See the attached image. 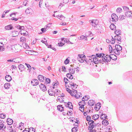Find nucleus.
<instances>
[{"label":"nucleus","instance_id":"603ef678","mask_svg":"<svg viewBox=\"0 0 132 132\" xmlns=\"http://www.w3.org/2000/svg\"><path fill=\"white\" fill-rule=\"evenodd\" d=\"M45 80L46 82H47V83H50L51 81L48 78H46L45 77Z\"/></svg>","mask_w":132,"mask_h":132},{"label":"nucleus","instance_id":"c9c22d12","mask_svg":"<svg viewBox=\"0 0 132 132\" xmlns=\"http://www.w3.org/2000/svg\"><path fill=\"white\" fill-rule=\"evenodd\" d=\"M87 37L83 35H82L80 37V38L79 39V40H83L84 39L85 40H87Z\"/></svg>","mask_w":132,"mask_h":132},{"label":"nucleus","instance_id":"79ce46f5","mask_svg":"<svg viewBox=\"0 0 132 132\" xmlns=\"http://www.w3.org/2000/svg\"><path fill=\"white\" fill-rule=\"evenodd\" d=\"M29 132H35V130L33 127H31L29 128Z\"/></svg>","mask_w":132,"mask_h":132},{"label":"nucleus","instance_id":"e2e57ef3","mask_svg":"<svg viewBox=\"0 0 132 132\" xmlns=\"http://www.w3.org/2000/svg\"><path fill=\"white\" fill-rule=\"evenodd\" d=\"M123 7L124 10L125 11L128 10L129 9V8L128 7L124 6Z\"/></svg>","mask_w":132,"mask_h":132},{"label":"nucleus","instance_id":"473e14b6","mask_svg":"<svg viewBox=\"0 0 132 132\" xmlns=\"http://www.w3.org/2000/svg\"><path fill=\"white\" fill-rule=\"evenodd\" d=\"M48 92L49 95H50L52 96L54 95V92L51 89H49L48 90Z\"/></svg>","mask_w":132,"mask_h":132},{"label":"nucleus","instance_id":"5fc2aeb1","mask_svg":"<svg viewBox=\"0 0 132 132\" xmlns=\"http://www.w3.org/2000/svg\"><path fill=\"white\" fill-rule=\"evenodd\" d=\"M22 45L23 46V47L24 48H27V46H28L27 44H26V43H23L22 44Z\"/></svg>","mask_w":132,"mask_h":132},{"label":"nucleus","instance_id":"58836bf2","mask_svg":"<svg viewBox=\"0 0 132 132\" xmlns=\"http://www.w3.org/2000/svg\"><path fill=\"white\" fill-rule=\"evenodd\" d=\"M102 124L105 125H107L109 124L108 121L104 119L102 121Z\"/></svg>","mask_w":132,"mask_h":132},{"label":"nucleus","instance_id":"1a4fd4ad","mask_svg":"<svg viewBox=\"0 0 132 132\" xmlns=\"http://www.w3.org/2000/svg\"><path fill=\"white\" fill-rule=\"evenodd\" d=\"M5 29L7 30H9L12 29L13 28L12 24H10L6 26L5 27Z\"/></svg>","mask_w":132,"mask_h":132},{"label":"nucleus","instance_id":"2eb2a0df","mask_svg":"<svg viewBox=\"0 0 132 132\" xmlns=\"http://www.w3.org/2000/svg\"><path fill=\"white\" fill-rule=\"evenodd\" d=\"M76 127H74L73 128L71 129L72 132H76L78 130V125H76Z\"/></svg>","mask_w":132,"mask_h":132},{"label":"nucleus","instance_id":"de8ad7c7","mask_svg":"<svg viewBox=\"0 0 132 132\" xmlns=\"http://www.w3.org/2000/svg\"><path fill=\"white\" fill-rule=\"evenodd\" d=\"M125 16L123 15L122 16H120L119 17V18L121 20L125 18Z\"/></svg>","mask_w":132,"mask_h":132},{"label":"nucleus","instance_id":"ddd939ff","mask_svg":"<svg viewBox=\"0 0 132 132\" xmlns=\"http://www.w3.org/2000/svg\"><path fill=\"white\" fill-rule=\"evenodd\" d=\"M38 78L39 80L40 81H43L44 80V78L43 76L41 75H39L38 76Z\"/></svg>","mask_w":132,"mask_h":132},{"label":"nucleus","instance_id":"423d86ee","mask_svg":"<svg viewBox=\"0 0 132 132\" xmlns=\"http://www.w3.org/2000/svg\"><path fill=\"white\" fill-rule=\"evenodd\" d=\"M101 107V104L100 103H97L94 107L95 109L97 111Z\"/></svg>","mask_w":132,"mask_h":132},{"label":"nucleus","instance_id":"4c0bfd02","mask_svg":"<svg viewBox=\"0 0 132 132\" xmlns=\"http://www.w3.org/2000/svg\"><path fill=\"white\" fill-rule=\"evenodd\" d=\"M32 10L30 8H28L26 10L25 12L27 14H29L31 12V11Z\"/></svg>","mask_w":132,"mask_h":132},{"label":"nucleus","instance_id":"72a5a7b5","mask_svg":"<svg viewBox=\"0 0 132 132\" xmlns=\"http://www.w3.org/2000/svg\"><path fill=\"white\" fill-rule=\"evenodd\" d=\"M85 104V101H81L79 103V105L80 106L84 107Z\"/></svg>","mask_w":132,"mask_h":132},{"label":"nucleus","instance_id":"bb28decb","mask_svg":"<svg viewBox=\"0 0 132 132\" xmlns=\"http://www.w3.org/2000/svg\"><path fill=\"white\" fill-rule=\"evenodd\" d=\"M113 51L117 55H119L120 53V52L119 51H118L117 49L116 48L114 49H113Z\"/></svg>","mask_w":132,"mask_h":132},{"label":"nucleus","instance_id":"0eeeda50","mask_svg":"<svg viewBox=\"0 0 132 132\" xmlns=\"http://www.w3.org/2000/svg\"><path fill=\"white\" fill-rule=\"evenodd\" d=\"M114 39L115 40H117L118 41V43L120 44V43L121 42V36H119V35H116L114 37Z\"/></svg>","mask_w":132,"mask_h":132},{"label":"nucleus","instance_id":"338daca9","mask_svg":"<svg viewBox=\"0 0 132 132\" xmlns=\"http://www.w3.org/2000/svg\"><path fill=\"white\" fill-rule=\"evenodd\" d=\"M86 119L88 121H90V120H91L90 117L89 116H87L86 118Z\"/></svg>","mask_w":132,"mask_h":132},{"label":"nucleus","instance_id":"a19ab883","mask_svg":"<svg viewBox=\"0 0 132 132\" xmlns=\"http://www.w3.org/2000/svg\"><path fill=\"white\" fill-rule=\"evenodd\" d=\"M104 56H102V57L100 58V63H102V64H104L105 62L104 60Z\"/></svg>","mask_w":132,"mask_h":132},{"label":"nucleus","instance_id":"7c9ffc66","mask_svg":"<svg viewBox=\"0 0 132 132\" xmlns=\"http://www.w3.org/2000/svg\"><path fill=\"white\" fill-rule=\"evenodd\" d=\"M63 98L61 97L60 96H58L57 98V102L59 101L60 102H62L63 101Z\"/></svg>","mask_w":132,"mask_h":132},{"label":"nucleus","instance_id":"a878e982","mask_svg":"<svg viewBox=\"0 0 132 132\" xmlns=\"http://www.w3.org/2000/svg\"><path fill=\"white\" fill-rule=\"evenodd\" d=\"M71 73H67V74L66 76L67 77L70 79H72L73 78V76Z\"/></svg>","mask_w":132,"mask_h":132},{"label":"nucleus","instance_id":"4468645a","mask_svg":"<svg viewBox=\"0 0 132 132\" xmlns=\"http://www.w3.org/2000/svg\"><path fill=\"white\" fill-rule=\"evenodd\" d=\"M12 35L13 37H16L19 34V32L16 31H13L12 32Z\"/></svg>","mask_w":132,"mask_h":132},{"label":"nucleus","instance_id":"20e7f679","mask_svg":"<svg viewBox=\"0 0 132 132\" xmlns=\"http://www.w3.org/2000/svg\"><path fill=\"white\" fill-rule=\"evenodd\" d=\"M111 58L112 57L108 55H105V54H104V59L105 62H106L107 63H108V61H111Z\"/></svg>","mask_w":132,"mask_h":132},{"label":"nucleus","instance_id":"4d7b16f0","mask_svg":"<svg viewBox=\"0 0 132 132\" xmlns=\"http://www.w3.org/2000/svg\"><path fill=\"white\" fill-rule=\"evenodd\" d=\"M5 48L3 46H0V51H3L4 50Z\"/></svg>","mask_w":132,"mask_h":132},{"label":"nucleus","instance_id":"69168bd1","mask_svg":"<svg viewBox=\"0 0 132 132\" xmlns=\"http://www.w3.org/2000/svg\"><path fill=\"white\" fill-rule=\"evenodd\" d=\"M69 62L70 61L69 60H68V59H67L64 61V63L66 64H68L69 63Z\"/></svg>","mask_w":132,"mask_h":132},{"label":"nucleus","instance_id":"f3484780","mask_svg":"<svg viewBox=\"0 0 132 132\" xmlns=\"http://www.w3.org/2000/svg\"><path fill=\"white\" fill-rule=\"evenodd\" d=\"M115 48L117 49L118 51H119L120 52V51H121L122 49V47L118 45H115Z\"/></svg>","mask_w":132,"mask_h":132},{"label":"nucleus","instance_id":"49530a36","mask_svg":"<svg viewBox=\"0 0 132 132\" xmlns=\"http://www.w3.org/2000/svg\"><path fill=\"white\" fill-rule=\"evenodd\" d=\"M25 64L27 66L28 68L29 69V72H30V71L31 70V67L30 65L27 63H25Z\"/></svg>","mask_w":132,"mask_h":132},{"label":"nucleus","instance_id":"a211bd4d","mask_svg":"<svg viewBox=\"0 0 132 132\" xmlns=\"http://www.w3.org/2000/svg\"><path fill=\"white\" fill-rule=\"evenodd\" d=\"M6 122L8 125H11L13 121L12 119L10 118H8L7 119Z\"/></svg>","mask_w":132,"mask_h":132},{"label":"nucleus","instance_id":"052dcab7","mask_svg":"<svg viewBox=\"0 0 132 132\" xmlns=\"http://www.w3.org/2000/svg\"><path fill=\"white\" fill-rule=\"evenodd\" d=\"M86 35L87 36H88L89 35L90 36L92 34V33L91 32L89 31L86 32Z\"/></svg>","mask_w":132,"mask_h":132},{"label":"nucleus","instance_id":"39448f33","mask_svg":"<svg viewBox=\"0 0 132 132\" xmlns=\"http://www.w3.org/2000/svg\"><path fill=\"white\" fill-rule=\"evenodd\" d=\"M31 83L33 86H36L38 84V81L36 79H34L31 81Z\"/></svg>","mask_w":132,"mask_h":132},{"label":"nucleus","instance_id":"aec40b11","mask_svg":"<svg viewBox=\"0 0 132 132\" xmlns=\"http://www.w3.org/2000/svg\"><path fill=\"white\" fill-rule=\"evenodd\" d=\"M125 15L127 17L131 16L132 13L131 11H128L126 12Z\"/></svg>","mask_w":132,"mask_h":132},{"label":"nucleus","instance_id":"f8f14e48","mask_svg":"<svg viewBox=\"0 0 132 132\" xmlns=\"http://www.w3.org/2000/svg\"><path fill=\"white\" fill-rule=\"evenodd\" d=\"M18 68L19 70H20L21 72H22V71H23L25 69L24 66L22 64L19 65L18 66Z\"/></svg>","mask_w":132,"mask_h":132},{"label":"nucleus","instance_id":"7ed1b4c3","mask_svg":"<svg viewBox=\"0 0 132 132\" xmlns=\"http://www.w3.org/2000/svg\"><path fill=\"white\" fill-rule=\"evenodd\" d=\"M70 82V85L72 89H75L77 88V86H78L76 84L74 83L72 80H70L68 81Z\"/></svg>","mask_w":132,"mask_h":132},{"label":"nucleus","instance_id":"4be33fe9","mask_svg":"<svg viewBox=\"0 0 132 132\" xmlns=\"http://www.w3.org/2000/svg\"><path fill=\"white\" fill-rule=\"evenodd\" d=\"M57 109L59 111L61 112L64 110L63 108L62 105H58L57 106Z\"/></svg>","mask_w":132,"mask_h":132},{"label":"nucleus","instance_id":"c03bdc74","mask_svg":"<svg viewBox=\"0 0 132 132\" xmlns=\"http://www.w3.org/2000/svg\"><path fill=\"white\" fill-rule=\"evenodd\" d=\"M66 89L67 91L70 93L71 95L72 96H73V94L72 93V92H71V90L68 88H66Z\"/></svg>","mask_w":132,"mask_h":132},{"label":"nucleus","instance_id":"cd10ccee","mask_svg":"<svg viewBox=\"0 0 132 132\" xmlns=\"http://www.w3.org/2000/svg\"><path fill=\"white\" fill-rule=\"evenodd\" d=\"M69 72L73 74L75 73V70H74V69L71 68H69Z\"/></svg>","mask_w":132,"mask_h":132},{"label":"nucleus","instance_id":"13d9d810","mask_svg":"<svg viewBox=\"0 0 132 132\" xmlns=\"http://www.w3.org/2000/svg\"><path fill=\"white\" fill-rule=\"evenodd\" d=\"M47 30V29L46 27H45L44 28H42L41 29V30L42 32H45Z\"/></svg>","mask_w":132,"mask_h":132},{"label":"nucleus","instance_id":"ea45409f","mask_svg":"<svg viewBox=\"0 0 132 132\" xmlns=\"http://www.w3.org/2000/svg\"><path fill=\"white\" fill-rule=\"evenodd\" d=\"M107 117V116L106 114H102L100 117V118L101 119H103L104 118L106 119Z\"/></svg>","mask_w":132,"mask_h":132},{"label":"nucleus","instance_id":"a18cd8bd","mask_svg":"<svg viewBox=\"0 0 132 132\" xmlns=\"http://www.w3.org/2000/svg\"><path fill=\"white\" fill-rule=\"evenodd\" d=\"M78 60L80 62H84V61H85V60H84L83 58H77Z\"/></svg>","mask_w":132,"mask_h":132},{"label":"nucleus","instance_id":"6e6d98bb","mask_svg":"<svg viewBox=\"0 0 132 132\" xmlns=\"http://www.w3.org/2000/svg\"><path fill=\"white\" fill-rule=\"evenodd\" d=\"M122 9L120 7L118 8L117 10V12L118 13H120L121 12Z\"/></svg>","mask_w":132,"mask_h":132},{"label":"nucleus","instance_id":"c85d7f7f","mask_svg":"<svg viewBox=\"0 0 132 132\" xmlns=\"http://www.w3.org/2000/svg\"><path fill=\"white\" fill-rule=\"evenodd\" d=\"M10 86V85L9 83H5L4 85V87L6 89H8L9 88Z\"/></svg>","mask_w":132,"mask_h":132},{"label":"nucleus","instance_id":"dca6fc26","mask_svg":"<svg viewBox=\"0 0 132 132\" xmlns=\"http://www.w3.org/2000/svg\"><path fill=\"white\" fill-rule=\"evenodd\" d=\"M92 57L93 58V62L95 64H97V62H98L97 60L98 58L96 57L95 55L94 56L93 55H92Z\"/></svg>","mask_w":132,"mask_h":132},{"label":"nucleus","instance_id":"393cba45","mask_svg":"<svg viewBox=\"0 0 132 132\" xmlns=\"http://www.w3.org/2000/svg\"><path fill=\"white\" fill-rule=\"evenodd\" d=\"M96 126V124L95 123L94 124L89 125V126L88 129H92Z\"/></svg>","mask_w":132,"mask_h":132},{"label":"nucleus","instance_id":"f03ea898","mask_svg":"<svg viewBox=\"0 0 132 132\" xmlns=\"http://www.w3.org/2000/svg\"><path fill=\"white\" fill-rule=\"evenodd\" d=\"M111 18L112 20L111 21L113 22L114 21V22L117 21L118 19L117 16L116 14L114 13L112 14L111 15ZM110 22H111V21H110Z\"/></svg>","mask_w":132,"mask_h":132},{"label":"nucleus","instance_id":"f704fd0d","mask_svg":"<svg viewBox=\"0 0 132 132\" xmlns=\"http://www.w3.org/2000/svg\"><path fill=\"white\" fill-rule=\"evenodd\" d=\"M99 116L98 114H95V115H94L93 116V119L96 120H97L99 118Z\"/></svg>","mask_w":132,"mask_h":132},{"label":"nucleus","instance_id":"8fccbe9b","mask_svg":"<svg viewBox=\"0 0 132 132\" xmlns=\"http://www.w3.org/2000/svg\"><path fill=\"white\" fill-rule=\"evenodd\" d=\"M5 115L3 114H0V118L2 119H4L5 118Z\"/></svg>","mask_w":132,"mask_h":132},{"label":"nucleus","instance_id":"864d4df0","mask_svg":"<svg viewBox=\"0 0 132 132\" xmlns=\"http://www.w3.org/2000/svg\"><path fill=\"white\" fill-rule=\"evenodd\" d=\"M79 109L82 112H84V107L83 106H81L79 107Z\"/></svg>","mask_w":132,"mask_h":132},{"label":"nucleus","instance_id":"9b49d317","mask_svg":"<svg viewBox=\"0 0 132 132\" xmlns=\"http://www.w3.org/2000/svg\"><path fill=\"white\" fill-rule=\"evenodd\" d=\"M56 17L58 18L59 19L63 21H64L65 20V17L64 16L62 15H57L56 16Z\"/></svg>","mask_w":132,"mask_h":132},{"label":"nucleus","instance_id":"c756f323","mask_svg":"<svg viewBox=\"0 0 132 132\" xmlns=\"http://www.w3.org/2000/svg\"><path fill=\"white\" fill-rule=\"evenodd\" d=\"M96 55L97 57H98L99 58L101 57H102V56H104V54L102 53L96 54Z\"/></svg>","mask_w":132,"mask_h":132},{"label":"nucleus","instance_id":"3c124183","mask_svg":"<svg viewBox=\"0 0 132 132\" xmlns=\"http://www.w3.org/2000/svg\"><path fill=\"white\" fill-rule=\"evenodd\" d=\"M65 43H62V42H60L58 44V45L60 47H62L63 46V45H64Z\"/></svg>","mask_w":132,"mask_h":132},{"label":"nucleus","instance_id":"2f4dec72","mask_svg":"<svg viewBox=\"0 0 132 132\" xmlns=\"http://www.w3.org/2000/svg\"><path fill=\"white\" fill-rule=\"evenodd\" d=\"M114 33L117 35H118L121 34V31L119 29L115 31Z\"/></svg>","mask_w":132,"mask_h":132},{"label":"nucleus","instance_id":"e433bc0d","mask_svg":"<svg viewBox=\"0 0 132 132\" xmlns=\"http://www.w3.org/2000/svg\"><path fill=\"white\" fill-rule=\"evenodd\" d=\"M110 29L112 30H114L116 29V26L113 24H111L110 26Z\"/></svg>","mask_w":132,"mask_h":132},{"label":"nucleus","instance_id":"6ab92c4d","mask_svg":"<svg viewBox=\"0 0 132 132\" xmlns=\"http://www.w3.org/2000/svg\"><path fill=\"white\" fill-rule=\"evenodd\" d=\"M93 58H92V56H90L89 57V59L88 60H85V61H86V62L87 63H88L89 62H93Z\"/></svg>","mask_w":132,"mask_h":132},{"label":"nucleus","instance_id":"bf43d9fd","mask_svg":"<svg viewBox=\"0 0 132 132\" xmlns=\"http://www.w3.org/2000/svg\"><path fill=\"white\" fill-rule=\"evenodd\" d=\"M59 93V90L58 89H56L54 92V94H56V95H58Z\"/></svg>","mask_w":132,"mask_h":132},{"label":"nucleus","instance_id":"5701e85b","mask_svg":"<svg viewBox=\"0 0 132 132\" xmlns=\"http://www.w3.org/2000/svg\"><path fill=\"white\" fill-rule=\"evenodd\" d=\"M95 104V102L92 100H89L88 102V104L90 106H93Z\"/></svg>","mask_w":132,"mask_h":132},{"label":"nucleus","instance_id":"09e8293b","mask_svg":"<svg viewBox=\"0 0 132 132\" xmlns=\"http://www.w3.org/2000/svg\"><path fill=\"white\" fill-rule=\"evenodd\" d=\"M109 51L110 52V53H111V52H112L113 49L112 46L110 45H109Z\"/></svg>","mask_w":132,"mask_h":132},{"label":"nucleus","instance_id":"774afa93","mask_svg":"<svg viewBox=\"0 0 132 132\" xmlns=\"http://www.w3.org/2000/svg\"><path fill=\"white\" fill-rule=\"evenodd\" d=\"M79 68L78 67H77L76 68H74V70L75 71H76L77 72H78L79 71V70L78 69Z\"/></svg>","mask_w":132,"mask_h":132},{"label":"nucleus","instance_id":"37998d69","mask_svg":"<svg viewBox=\"0 0 132 132\" xmlns=\"http://www.w3.org/2000/svg\"><path fill=\"white\" fill-rule=\"evenodd\" d=\"M68 105L69 106V108L70 109H72L73 106L71 103L70 102H68Z\"/></svg>","mask_w":132,"mask_h":132},{"label":"nucleus","instance_id":"680f3d73","mask_svg":"<svg viewBox=\"0 0 132 132\" xmlns=\"http://www.w3.org/2000/svg\"><path fill=\"white\" fill-rule=\"evenodd\" d=\"M107 129L108 130V131L110 132L111 130V126H108L107 127Z\"/></svg>","mask_w":132,"mask_h":132},{"label":"nucleus","instance_id":"412c9836","mask_svg":"<svg viewBox=\"0 0 132 132\" xmlns=\"http://www.w3.org/2000/svg\"><path fill=\"white\" fill-rule=\"evenodd\" d=\"M5 79L8 81H10L12 79L11 76L9 75H6L5 77Z\"/></svg>","mask_w":132,"mask_h":132},{"label":"nucleus","instance_id":"6e6552de","mask_svg":"<svg viewBox=\"0 0 132 132\" xmlns=\"http://www.w3.org/2000/svg\"><path fill=\"white\" fill-rule=\"evenodd\" d=\"M39 86L41 89L44 92L46 90V87L43 84H41L39 85Z\"/></svg>","mask_w":132,"mask_h":132},{"label":"nucleus","instance_id":"f257e3e1","mask_svg":"<svg viewBox=\"0 0 132 132\" xmlns=\"http://www.w3.org/2000/svg\"><path fill=\"white\" fill-rule=\"evenodd\" d=\"M91 24L94 27H96L98 23V20H91Z\"/></svg>","mask_w":132,"mask_h":132},{"label":"nucleus","instance_id":"9d476101","mask_svg":"<svg viewBox=\"0 0 132 132\" xmlns=\"http://www.w3.org/2000/svg\"><path fill=\"white\" fill-rule=\"evenodd\" d=\"M81 94L79 92L77 93L76 94H73V96H75L76 98L77 99H78L81 96Z\"/></svg>","mask_w":132,"mask_h":132},{"label":"nucleus","instance_id":"b1692460","mask_svg":"<svg viewBox=\"0 0 132 132\" xmlns=\"http://www.w3.org/2000/svg\"><path fill=\"white\" fill-rule=\"evenodd\" d=\"M26 41V38L23 37H22L20 38V41L21 42H23V43H25Z\"/></svg>","mask_w":132,"mask_h":132},{"label":"nucleus","instance_id":"0e129e2a","mask_svg":"<svg viewBox=\"0 0 132 132\" xmlns=\"http://www.w3.org/2000/svg\"><path fill=\"white\" fill-rule=\"evenodd\" d=\"M52 23H49L48 24H47V25L45 27H46V28H47V27H48L49 28L51 26Z\"/></svg>","mask_w":132,"mask_h":132}]
</instances>
